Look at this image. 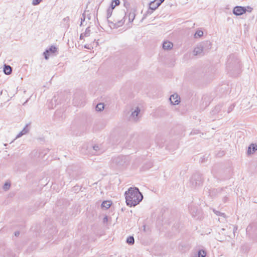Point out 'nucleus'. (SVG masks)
<instances>
[{"instance_id": "nucleus-1", "label": "nucleus", "mask_w": 257, "mask_h": 257, "mask_svg": "<svg viewBox=\"0 0 257 257\" xmlns=\"http://www.w3.org/2000/svg\"><path fill=\"white\" fill-rule=\"evenodd\" d=\"M126 205L130 207L139 204L143 199V195L137 187H130L124 193Z\"/></svg>"}, {"instance_id": "nucleus-2", "label": "nucleus", "mask_w": 257, "mask_h": 257, "mask_svg": "<svg viewBox=\"0 0 257 257\" xmlns=\"http://www.w3.org/2000/svg\"><path fill=\"white\" fill-rule=\"evenodd\" d=\"M241 64L240 60L234 54L229 56L227 63L226 70L232 76H237L241 73Z\"/></svg>"}, {"instance_id": "nucleus-3", "label": "nucleus", "mask_w": 257, "mask_h": 257, "mask_svg": "<svg viewBox=\"0 0 257 257\" xmlns=\"http://www.w3.org/2000/svg\"><path fill=\"white\" fill-rule=\"evenodd\" d=\"M203 179L202 175L199 173L194 174L190 180V187L193 189H197L202 186Z\"/></svg>"}, {"instance_id": "nucleus-4", "label": "nucleus", "mask_w": 257, "mask_h": 257, "mask_svg": "<svg viewBox=\"0 0 257 257\" xmlns=\"http://www.w3.org/2000/svg\"><path fill=\"white\" fill-rule=\"evenodd\" d=\"M189 210L192 216L195 219L200 220L202 218V211L198 206L191 204L189 206Z\"/></svg>"}, {"instance_id": "nucleus-5", "label": "nucleus", "mask_w": 257, "mask_h": 257, "mask_svg": "<svg viewBox=\"0 0 257 257\" xmlns=\"http://www.w3.org/2000/svg\"><path fill=\"white\" fill-rule=\"evenodd\" d=\"M126 163V157L123 156L114 157L111 160V165L112 167H120L123 166Z\"/></svg>"}, {"instance_id": "nucleus-6", "label": "nucleus", "mask_w": 257, "mask_h": 257, "mask_svg": "<svg viewBox=\"0 0 257 257\" xmlns=\"http://www.w3.org/2000/svg\"><path fill=\"white\" fill-rule=\"evenodd\" d=\"M223 106V104H218L216 105L211 111L212 115H217L216 118L220 119L225 115V111H222V108Z\"/></svg>"}, {"instance_id": "nucleus-7", "label": "nucleus", "mask_w": 257, "mask_h": 257, "mask_svg": "<svg viewBox=\"0 0 257 257\" xmlns=\"http://www.w3.org/2000/svg\"><path fill=\"white\" fill-rule=\"evenodd\" d=\"M66 172L71 178L77 180L79 178L80 174L76 171V167L74 166H69L67 167Z\"/></svg>"}, {"instance_id": "nucleus-8", "label": "nucleus", "mask_w": 257, "mask_h": 257, "mask_svg": "<svg viewBox=\"0 0 257 257\" xmlns=\"http://www.w3.org/2000/svg\"><path fill=\"white\" fill-rule=\"evenodd\" d=\"M246 232L252 237H257V223H253L249 224L246 228Z\"/></svg>"}, {"instance_id": "nucleus-9", "label": "nucleus", "mask_w": 257, "mask_h": 257, "mask_svg": "<svg viewBox=\"0 0 257 257\" xmlns=\"http://www.w3.org/2000/svg\"><path fill=\"white\" fill-rule=\"evenodd\" d=\"M221 189H209L208 187H205L204 189L203 194L208 195L211 198L215 197L217 195L218 193L220 192Z\"/></svg>"}, {"instance_id": "nucleus-10", "label": "nucleus", "mask_w": 257, "mask_h": 257, "mask_svg": "<svg viewBox=\"0 0 257 257\" xmlns=\"http://www.w3.org/2000/svg\"><path fill=\"white\" fill-rule=\"evenodd\" d=\"M246 8L241 6H236L233 10V14L236 16H240L247 11Z\"/></svg>"}, {"instance_id": "nucleus-11", "label": "nucleus", "mask_w": 257, "mask_h": 257, "mask_svg": "<svg viewBox=\"0 0 257 257\" xmlns=\"http://www.w3.org/2000/svg\"><path fill=\"white\" fill-rule=\"evenodd\" d=\"M57 51V48L55 46H51L49 49L46 50L43 53L44 58L46 60H48L49 58L50 54H54Z\"/></svg>"}, {"instance_id": "nucleus-12", "label": "nucleus", "mask_w": 257, "mask_h": 257, "mask_svg": "<svg viewBox=\"0 0 257 257\" xmlns=\"http://www.w3.org/2000/svg\"><path fill=\"white\" fill-rule=\"evenodd\" d=\"M43 153L40 150L37 149L33 150L30 154V157L33 159H36L37 158H40L42 154Z\"/></svg>"}, {"instance_id": "nucleus-13", "label": "nucleus", "mask_w": 257, "mask_h": 257, "mask_svg": "<svg viewBox=\"0 0 257 257\" xmlns=\"http://www.w3.org/2000/svg\"><path fill=\"white\" fill-rule=\"evenodd\" d=\"M201 46V48L203 49V51L205 53L211 48V44L209 41H205L199 43Z\"/></svg>"}, {"instance_id": "nucleus-14", "label": "nucleus", "mask_w": 257, "mask_h": 257, "mask_svg": "<svg viewBox=\"0 0 257 257\" xmlns=\"http://www.w3.org/2000/svg\"><path fill=\"white\" fill-rule=\"evenodd\" d=\"M140 112V109L139 107H137L136 109L132 112V114L130 116V120H133L135 121H138L139 117L138 115Z\"/></svg>"}, {"instance_id": "nucleus-15", "label": "nucleus", "mask_w": 257, "mask_h": 257, "mask_svg": "<svg viewBox=\"0 0 257 257\" xmlns=\"http://www.w3.org/2000/svg\"><path fill=\"white\" fill-rule=\"evenodd\" d=\"M256 151H257V145L252 143L248 147L247 155L249 156L253 154Z\"/></svg>"}, {"instance_id": "nucleus-16", "label": "nucleus", "mask_w": 257, "mask_h": 257, "mask_svg": "<svg viewBox=\"0 0 257 257\" xmlns=\"http://www.w3.org/2000/svg\"><path fill=\"white\" fill-rule=\"evenodd\" d=\"M169 100L171 103L173 105L178 104L180 102V97L176 94H172L170 96Z\"/></svg>"}, {"instance_id": "nucleus-17", "label": "nucleus", "mask_w": 257, "mask_h": 257, "mask_svg": "<svg viewBox=\"0 0 257 257\" xmlns=\"http://www.w3.org/2000/svg\"><path fill=\"white\" fill-rule=\"evenodd\" d=\"M137 12L136 8L131 9L128 14V21L130 23H132L134 20L136 14V13Z\"/></svg>"}, {"instance_id": "nucleus-18", "label": "nucleus", "mask_w": 257, "mask_h": 257, "mask_svg": "<svg viewBox=\"0 0 257 257\" xmlns=\"http://www.w3.org/2000/svg\"><path fill=\"white\" fill-rule=\"evenodd\" d=\"M126 13L125 14V16L122 18V19L120 20H116V21L115 22V24L113 25V29H116L118 28L119 27L122 26L124 22H125V19L126 17Z\"/></svg>"}, {"instance_id": "nucleus-19", "label": "nucleus", "mask_w": 257, "mask_h": 257, "mask_svg": "<svg viewBox=\"0 0 257 257\" xmlns=\"http://www.w3.org/2000/svg\"><path fill=\"white\" fill-rule=\"evenodd\" d=\"M156 1H151L149 4V9L152 11H155L161 5V3H155Z\"/></svg>"}, {"instance_id": "nucleus-20", "label": "nucleus", "mask_w": 257, "mask_h": 257, "mask_svg": "<svg viewBox=\"0 0 257 257\" xmlns=\"http://www.w3.org/2000/svg\"><path fill=\"white\" fill-rule=\"evenodd\" d=\"M201 46L200 44H199L195 48L193 53L194 55H197L201 54L202 53H204V51H203V49L201 48Z\"/></svg>"}, {"instance_id": "nucleus-21", "label": "nucleus", "mask_w": 257, "mask_h": 257, "mask_svg": "<svg viewBox=\"0 0 257 257\" xmlns=\"http://www.w3.org/2000/svg\"><path fill=\"white\" fill-rule=\"evenodd\" d=\"M173 46V43L170 42H164L163 43V48L164 50H169L172 48Z\"/></svg>"}, {"instance_id": "nucleus-22", "label": "nucleus", "mask_w": 257, "mask_h": 257, "mask_svg": "<svg viewBox=\"0 0 257 257\" xmlns=\"http://www.w3.org/2000/svg\"><path fill=\"white\" fill-rule=\"evenodd\" d=\"M12 71V67L8 65L5 64L4 67L3 71L6 75H10L11 74Z\"/></svg>"}, {"instance_id": "nucleus-23", "label": "nucleus", "mask_w": 257, "mask_h": 257, "mask_svg": "<svg viewBox=\"0 0 257 257\" xmlns=\"http://www.w3.org/2000/svg\"><path fill=\"white\" fill-rule=\"evenodd\" d=\"M28 125L27 124L25 127L23 129V130L18 135L17 138L20 137L23 135L27 134L29 132V129L28 128Z\"/></svg>"}, {"instance_id": "nucleus-24", "label": "nucleus", "mask_w": 257, "mask_h": 257, "mask_svg": "<svg viewBox=\"0 0 257 257\" xmlns=\"http://www.w3.org/2000/svg\"><path fill=\"white\" fill-rule=\"evenodd\" d=\"M206 255V252L204 249H199L196 254V257H205Z\"/></svg>"}, {"instance_id": "nucleus-25", "label": "nucleus", "mask_w": 257, "mask_h": 257, "mask_svg": "<svg viewBox=\"0 0 257 257\" xmlns=\"http://www.w3.org/2000/svg\"><path fill=\"white\" fill-rule=\"evenodd\" d=\"M111 203L109 201H103L101 205V206L102 208L108 209L110 207L111 205Z\"/></svg>"}, {"instance_id": "nucleus-26", "label": "nucleus", "mask_w": 257, "mask_h": 257, "mask_svg": "<svg viewBox=\"0 0 257 257\" xmlns=\"http://www.w3.org/2000/svg\"><path fill=\"white\" fill-rule=\"evenodd\" d=\"M120 4L119 0H112L110 8L114 9L115 7L118 6Z\"/></svg>"}, {"instance_id": "nucleus-27", "label": "nucleus", "mask_w": 257, "mask_h": 257, "mask_svg": "<svg viewBox=\"0 0 257 257\" xmlns=\"http://www.w3.org/2000/svg\"><path fill=\"white\" fill-rule=\"evenodd\" d=\"M104 109V104L99 103L97 104L95 107V109L97 111H101Z\"/></svg>"}, {"instance_id": "nucleus-28", "label": "nucleus", "mask_w": 257, "mask_h": 257, "mask_svg": "<svg viewBox=\"0 0 257 257\" xmlns=\"http://www.w3.org/2000/svg\"><path fill=\"white\" fill-rule=\"evenodd\" d=\"M126 242L128 244H130V245L133 244L135 242L134 237L133 236H130L129 237H128L127 238Z\"/></svg>"}, {"instance_id": "nucleus-29", "label": "nucleus", "mask_w": 257, "mask_h": 257, "mask_svg": "<svg viewBox=\"0 0 257 257\" xmlns=\"http://www.w3.org/2000/svg\"><path fill=\"white\" fill-rule=\"evenodd\" d=\"M93 149L94 151H95V154H97V155L100 154L102 152L100 150L99 146L97 145H95L93 146Z\"/></svg>"}, {"instance_id": "nucleus-30", "label": "nucleus", "mask_w": 257, "mask_h": 257, "mask_svg": "<svg viewBox=\"0 0 257 257\" xmlns=\"http://www.w3.org/2000/svg\"><path fill=\"white\" fill-rule=\"evenodd\" d=\"M153 11H154L150 10L149 8L148 10H147V11L144 14L143 18H142V20H143L144 19H145L148 16L151 15L153 13Z\"/></svg>"}, {"instance_id": "nucleus-31", "label": "nucleus", "mask_w": 257, "mask_h": 257, "mask_svg": "<svg viewBox=\"0 0 257 257\" xmlns=\"http://www.w3.org/2000/svg\"><path fill=\"white\" fill-rule=\"evenodd\" d=\"M203 31H201V30H197V31L195 32V34H194V37H195V38H197L198 37H201L202 36H203Z\"/></svg>"}, {"instance_id": "nucleus-32", "label": "nucleus", "mask_w": 257, "mask_h": 257, "mask_svg": "<svg viewBox=\"0 0 257 257\" xmlns=\"http://www.w3.org/2000/svg\"><path fill=\"white\" fill-rule=\"evenodd\" d=\"M112 9L110 8V7L107 9V19L108 20V19L111 16L113 11Z\"/></svg>"}, {"instance_id": "nucleus-33", "label": "nucleus", "mask_w": 257, "mask_h": 257, "mask_svg": "<svg viewBox=\"0 0 257 257\" xmlns=\"http://www.w3.org/2000/svg\"><path fill=\"white\" fill-rule=\"evenodd\" d=\"M72 190L73 191L77 193L81 190V188H80L79 185H75L72 188Z\"/></svg>"}, {"instance_id": "nucleus-34", "label": "nucleus", "mask_w": 257, "mask_h": 257, "mask_svg": "<svg viewBox=\"0 0 257 257\" xmlns=\"http://www.w3.org/2000/svg\"><path fill=\"white\" fill-rule=\"evenodd\" d=\"M213 211L218 216L225 217V214L224 213L220 212L219 211H216L215 209L213 210Z\"/></svg>"}, {"instance_id": "nucleus-35", "label": "nucleus", "mask_w": 257, "mask_h": 257, "mask_svg": "<svg viewBox=\"0 0 257 257\" xmlns=\"http://www.w3.org/2000/svg\"><path fill=\"white\" fill-rule=\"evenodd\" d=\"M90 33V27H88L86 29L84 35L85 37H88Z\"/></svg>"}, {"instance_id": "nucleus-36", "label": "nucleus", "mask_w": 257, "mask_h": 257, "mask_svg": "<svg viewBox=\"0 0 257 257\" xmlns=\"http://www.w3.org/2000/svg\"><path fill=\"white\" fill-rule=\"evenodd\" d=\"M234 107H235V104L234 103L230 105L228 108L227 113H229L230 112H231L232 111V110L233 109V108H234Z\"/></svg>"}, {"instance_id": "nucleus-37", "label": "nucleus", "mask_w": 257, "mask_h": 257, "mask_svg": "<svg viewBox=\"0 0 257 257\" xmlns=\"http://www.w3.org/2000/svg\"><path fill=\"white\" fill-rule=\"evenodd\" d=\"M43 0H33L32 5L33 6L38 5Z\"/></svg>"}, {"instance_id": "nucleus-38", "label": "nucleus", "mask_w": 257, "mask_h": 257, "mask_svg": "<svg viewBox=\"0 0 257 257\" xmlns=\"http://www.w3.org/2000/svg\"><path fill=\"white\" fill-rule=\"evenodd\" d=\"M10 184L6 182L4 185V189L5 190H8L10 188Z\"/></svg>"}, {"instance_id": "nucleus-39", "label": "nucleus", "mask_w": 257, "mask_h": 257, "mask_svg": "<svg viewBox=\"0 0 257 257\" xmlns=\"http://www.w3.org/2000/svg\"><path fill=\"white\" fill-rule=\"evenodd\" d=\"M85 15L84 13L82 14V16L81 18V24L80 25V26L82 25V23L85 21Z\"/></svg>"}, {"instance_id": "nucleus-40", "label": "nucleus", "mask_w": 257, "mask_h": 257, "mask_svg": "<svg viewBox=\"0 0 257 257\" xmlns=\"http://www.w3.org/2000/svg\"><path fill=\"white\" fill-rule=\"evenodd\" d=\"M108 23L109 24V27L111 29H113V25L115 24V22H111L109 20H107Z\"/></svg>"}, {"instance_id": "nucleus-41", "label": "nucleus", "mask_w": 257, "mask_h": 257, "mask_svg": "<svg viewBox=\"0 0 257 257\" xmlns=\"http://www.w3.org/2000/svg\"><path fill=\"white\" fill-rule=\"evenodd\" d=\"M8 257H14L15 254H14L13 252H12L11 251H10L8 253Z\"/></svg>"}, {"instance_id": "nucleus-42", "label": "nucleus", "mask_w": 257, "mask_h": 257, "mask_svg": "<svg viewBox=\"0 0 257 257\" xmlns=\"http://www.w3.org/2000/svg\"><path fill=\"white\" fill-rule=\"evenodd\" d=\"M108 221V217L107 216H105V217L103 219V222L104 223H107Z\"/></svg>"}, {"instance_id": "nucleus-43", "label": "nucleus", "mask_w": 257, "mask_h": 257, "mask_svg": "<svg viewBox=\"0 0 257 257\" xmlns=\"http://www.w3.org/2000/svg\"><path fill=\"white\" fill-rule=\"evenodd\" d=\"M198 133L199 131L198 130H193L191 132L190 135L197 134Z\"/></svg>"}, {"instance_id": "nucleus-44", "label": "nucleus", "mask_w": 257, "mask_h": 257, "mask_svg": "<svg viewBox=\"0 0 257 257\" xmlns=\"http://www.w3.org/2000/svg\"><path fill=\"white\" fill-rule=\"evenodd\" d=\"M153 1H156L155 3H161V5L165 1V0H154Z\"/></svg>"}, {"instance_id": "nucleus-45", "label": "nucleus", "mask_w": 257, "mask_h": 257, "mask_svg": "<svg viewBox=\"0 0 257 257\" xmlns=\"http://www.w3.org/2000/svg\"><path fill=\"white\" fill-rule=\"evenodd\" d=\"M228 197L227 196H224L223 198V201L225 203L227 201Z\"/></svg>"}, {"instance_id": "nucleus-46", "label": "nucleus", "mask_w": 257, "mask_h": 257, "mask_svg": "<svg viewBox=\"0 0 257 257\" xmlns=\"http://www.w3.org/2000/svg\"><path fill=\"white\" fill-rule=\"evenodd\" d=\"M201 162L202 163H204V162L206 161V160H205V156H203V158H201Z\"/></svg>"}, {"instance_id": "nucleus-47", "label": "nucleus", "mask_w": 257, "mask_h": 257, "mask_svg": "<svg viewBox=\"0 0 257 257\" xmlns=\"http://www.w3.org/2000/svg\"><path fill=\"white\" fill-rule=\"evenodd\" d=\"M19 234H20V232H19V231H16V232H15V236H18L19 235Z\"/></svg>"}, {"instance_id": "nucleus-48", "label": "nucleus", "mask_w": 257, "mask_h": 257, "mask_svg": "<svg viewBox=\"0 0 257 257\" xmlns=\"http://www.w3.org/2000/svg\"><path fill=\"white\" fill-rule=\"evenodd\" d=\"M84 33H82V34H80V40L83 39V37H84Z\"/></svg>"}, {"instance_id": "nucleus-49", "label": "nucleus", "mask_w": 257, "mask_h": 257, "mask_svg": "<svg viewBox=\"0 0 257 257\" xmlns=\"http://www.w3.org/2000/svg\"><path fill=\"white\" fill-rule=\"evenodd\" d=\"M247 8L249 10H248V11L249 12H251L252 10V9L251 8L249 7H247Z\"/></svg>"}, {"instance_id": "nucleus-50", "label": "nucleus", "mask_w": 257, "mask_h": 257, "mask_svg": "<svg viewBox=\"0 0 257 257\" xmlns=\"http://www.w3.org/2000/svg\"><path fill=\"white\" fill-rule=\"evenodd\" d=\"M237 229V226H234V228H233V232L234 233L235 232V231H236Z\"/></svg>"}, {"instance_id": "nucleus-51", "label": "nucleus", "mask_w": 257, "mask_h": 257, "mask_svg": "<svg viewBox=\"0 0 257 257\" xmlns=\"http://www.w3.org/2000/svg\"><path fill=\"white\" fill-rule=\"evenodd\" d=\"M69 20V17H66V18H65L63 19V20H64V21H67V20Z\"/></svg>"}, {"instance_id": "nucleus-52", "label": "nucleus", "mask_w": 257, "mask_h": 257, "mask_svg": "<svg viewBox=\"0 0 257 257\" xmlns=\"http://www.w3.org/2000/svg\"><path fill=\"white\" fill-rule=\"evenodd\" d=\"M143 227H144V231L146 232V225H144L143 226Z\"/></svg>"}, {"instance_id": "nucleus-53", "label": "nucleus", "mask_w": 257, "mask_h": 257, "mask_svg": "<svg viewBox=\"0 0 257 257\" xmlns=\"http://www.w3.org/2000/svg\"><path fill=\"white\" fill-rule=\"evenodd\" d=\"M157 144H158V145L160 146V147H163V146H162L161 144H159V143L158 142H157Z\"/></svg>"}, {"instance_id": "nucleus-54", "label": "nucleus", "mask_w": 257, "mask_h": 257, "mask_svg": "<svg viewBox=\"0 0 257 257\" xmlns=\"http://www.w3.org/2000/svg\"><path fill=\"white\" fill-rule=\"evenodd\" d=\"M3 93V90H1L0 92V95H2Z\"/></svg>"}, {"instance_id": "nucleus-55", "label": "nucleus", "mask_w": 257, "mask_h": 257, "mask_svg": "<svg viewBox=\"0 0 257 257\" xmlns=\"http://www.w3.org/2000/svg\"><path fill=\"white\" fill-rule=\"evenodd\" d=\"M76 96H77V94H75L74 95V98H76Z\"/></svg>"}, {"instance_id": "nucleus-56", "label": "nucleus", "mask_w": 257, "mask_h": 257, "mask_svg": "<svg viewBox=\"0 0 257 257\" xmlns=\"http://www.w3.org/2000/svg\"><path fill=\"white\" fill-rule=\"evenodd\" d=\"M27 101H28V100L23 103V105H25L27 103Z\"/></svg>"}]
</instances>
